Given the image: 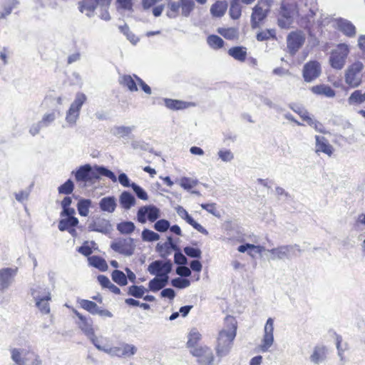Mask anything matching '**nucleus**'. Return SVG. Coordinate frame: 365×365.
<instances>
[{
    "label": "nucleus",
    "instance_id": "obj_1",
    "mask_svg": "<svg viewBox=\"0 0 365 365\" xmlns=\"http://www.w3.org/2000/svg\"><path fill=\"white\" fill-rule=\"evenodd\" d=\"M101 176H106L113 182H116L115 174L110 170L99 166L91 167L89 164L80 166L75 173V179L78 182L93 183Z\"/></svg>",
    "mask_w": 365,
    "mask_h": 365
},
{
    "label": "nucleus",
    "instance_id": "obj_2",
    "mask_svg": "<svg viewBox=\"0 0 365 365\" xmlns=\"http://www.w3.org/2000/svg\"><path fill=\"white\" fill-rule=\"evenodd\" d=\"M225 324L226 329L220 331L217 338V351L220 355L229 351L237 334V324L235 317L227 316Z\"/></svg>",
    "mask_w": 365,
    "mask_h": 365
},
{
    "label": "nucleus",
    "instance_id": "obj_3",
    "mask_svg": "<svg viewBox=\"0 0 365 365\" xmlns=\"http://www.w3.org/2000/svg\"><path fill=\"white\" fill-rule=\"evenodd\" d=\"M297 12V4L294 0H282L277 13L278 26L281 29H289Z\"/></svg>",
    "mask_w": 365,
    "mask_h": 365
},
{
    "label": "nucleus",
    "instance_id": "obj_4",
    "mask_svg": "<svg viewBox=\"0 0 365 365\" xmlns=\"http://www.w3.org/2000/svg\"><path fill=\"white\" fill-rule=\"evenodd\" d=\"M11 359L18 365H41L39 356L31 349H12Z\"/></svg>",
    "mask_w": 365,
    "mask_h": 365
},
{
    "label": "nucleus",
    "instance_id": "obj_5",
    "mask_svg": "<svg viewBox=\"0 0 365 365\" xmlns=\"http://www.w3.org/2000/svg\"><path fill=\"white\" fill-rule=\"evenodd\" d=\"M273 0H258L252 9L251 24L252 28H257L270 12Z\"/></svg>",
    "mask_w": 365,
    "mask_h": 365
},
{
    "label": "nucleus",
    "instance_id": "obj_6",
    "mask_svg": "<svg viewBox=\"0 0 365 365\" xmlns=\"http://www.w3.org/2000/svg\"><path fill=\"white\" fill-rule=\"evenodd\" d=\"M349 52L350 49L346 43L337 44L330 53V66L334 69L341 70L346 63Z\"/></svg>",
    "mask_w": 365,
    "mask_h": 365
},
{
    "label": "nucleus",
    "instance_id": "obj_7",
    "mask_svg": "<svg viewBox=\"0 0 365 365\" xmlns=\"http://www.w3.org/2000/svg\"><path fill=\"white\" fill-rule=\"evenodd\" d=\"M363 69L364 64L359 61H354L348 66L344 74V80L350 88H356L361 85Z\"/></svg>",
    "mask_w": 365,
    "mask_h": 365
},
{
    "label": "nucleus",
    "instance_id": "obj_8",
    "mask_svg": "<svg viewBox=\"0 0 365 365\" xmlns=\"http://www.w3.org/2000/svg\"><path fill=\"white\" fill-rule=\"evenodd\" d=\"M86 101V96L84 93H78L76 94L74 101L66 113V120L70 125L72 126L76 124L80 115L81 108Z\"/></svg>",
    "mask_w": 365,
    "mask_h": 365
},
{
    "label": "nucleus",
    "instance_id": "obj_9",
    "mask_svg": "<svg viewBox=\"0 0 365 365\" xmlns=\"http://www.w3.org/2000/svg\"><path fill=\"white\" fill-rule=\"evenodd\" d=\"M111 248L116 252L125 256L132 255L135 249L134 240L133 238H119L112 242Z\"/></svg>",
    "mask_w": 365,
    "mask_h": 365
},
{
    "label": "nucleus",
    "instance_id": "obj_10",
    "mask_svg": "<svg viewBox=\"0 0 365 365\" xmlns=\"http://www.w3.org/2000/svg\"><path fill=\"white\" fill-rule=\"evenodd\" d=\"M332 27L341 32L349 38L354 37L356 34V26L349 20L339 17L331 20Z\"/></svg>",
    "mask_w": 365,
    "mask_h": 365
},
{
    "label": "nucleus",
    "instance_id": "obj_11",
    "mask_svg": "<svg viewBox=\"0 0 365 365\" xmlns=\"http://www.w3.org/2000/svg\"><path fill=\"white\" fill-rule=\"evenodd\" d=\"M160 216L159 208L154 205H146L139 208L137 213L138 221L145 223L147 220L151 222L156 221Z\"/></svg>",
    "mask_w": 365,
    "mask_h": 365
},
{
    "label": "nucleus",
    "instance_id": "obj_12",
    "mask_svg": "<svg viewBox=\"0 0 365 365\" xmlns=\"http://www.w3.org/2000/svg\"><path fill=\"white\" fill-rule=\"evenodd\" d=\"M171 269L172 264L169 261L155 260L151 262L148 267L150 274L168 279H169L168 274L171 272Z\"/></svg>",
    "mask_w": 365,
    "mask_h": 365
},
{
    "label": "nucleus",
    "instance_id": "obj_13",
    "mask_svg": "<svg viewBox=\"0 0 365 365\" xmlns=\"http://www.w3.org/2000/svg\"><path fill=\"white\" fill-rule=\"evenodd\" d=\"M305 41V37L301 31H292L287 38V44L289 52L294 55L302 46Z\"/></svg>",
    "mask_w": 365,
    "mask_h": 365
},
{
    "label": "nucleus",
    "instance_id": "obj_14",
    "mask_svg": "<svg viewBox=\"0 0 365 365\" xmlns=\"http://www.w3.org/2000/svg\"><path fill=\"white\" fill-rule=\"evenodd\" d=\"M322 72L321 65L317 61H309L303 68V78L306 82H311L318 78Z\"/></svg>",
    "mask_w": 365,
    "mask_h": 365
},
{
    "label": "nucleus",
    "instance_id": "obj_15",
    "mask_svg": "<svg viewBox=\"0 0 365 365\" xmlns=\"http://www.w3.org/2000/svg\"><path fill=\"white\" fill-rule=\"evenodd\" d=\"M190 353L197 358V362L200 365H211L214 360V356L211 349L207 346H199L198 349L190 350Z\"/></svg>",
    "mask_w": 365,
    "mask_h": 365
},
{
    "label": "nucleus",
    "instance_id": "obj_16",
    "mask_svg": "<svg viewBox=\"0 0 365 365\" xmlns=\"http://www.w3.org/2000/svg\"><path fill=\"white\" fill-rule=\"evenodd\" d=\"M274 320L272 318H269L264 329V336L262 344H260V350L262 351H267L269 348L272 345L274 341Z\"/></svg>",
    "mask_w": 365,
    "mask_h": 365
},
{
    "label": "nucleus",
    "instance_id": "obj_17",
    "mask_svg": "<svg viewBox=\"0 0 365 365\" xmlns=\"http://www.w3.org/2000/svg\"><path fill=\"white\" fill-rule=\"evenodd\" d=\"M36 292L37 291L36 289H34L31 293L36 299V306L41 313L44 314H49V301L51 299V293L49 292H46L43 297H39L36 294Z\"/></svg>",
    "mask_w": 365,
    "mask_h": 365
},
{
    "label": "nucleus",
    "instance_id": "obj_18",
    "mask_svg": "<svg viewBox=\"0 0 365 365\" xmlns=\"http://www.w3.org/2000/svg\"><path fill=\"white\" fill-rule=\"evenodd\" d=\"M73 312L79 320L78 322V326L81 330L87 335H93L94 334V330L93 329L92 319L90 317H86L76 309H73Z\"/></svg>",
    "mask_w": 365,
    "mask_h": 365
},
{
    "label": "nucleus",
    "instance_id": "obj_19",
    "mask_svg": "<svg viewBox=\"0 0 365 365\" xmlns=\"http://www.w3.org/2000/svg\"><path fill=\"white\" fill-rule=\"evenodd\" d=\"M178 215L183 220H185L189 225L193 228L197 230L201 233L207 232L206 230L199 223L193 220V218L188 214L185 209L181 206H178L176 208Z\"/></svg>",
    "mask_w": 365,
    "mask_h": 365
},
{
    "label": "nucleus",
    "instance_id": "obj_20",
    "mask_svg": "<svg viewBox=\"0 0 365 365\" xmlns=\"http://www.w3.org/2000/svg\"><path fill=\"white\" fill-rule=\"evenodd\" d=\"M75 215H60L61 220L58 222V227L60 231H66L71 227H75L78 224V220Z\"/></svg>",
    "mask_w": 365,
    "mask_h": 365
},
{
    "label": "nucleus",
    "instance_id": "obj_21",
    "mask_svg": "<svg viewBox=\"0 0 365 365\" xmlns=\"http://www.w3.org/2000/svg\"><path fill=\"white\" fill-rule=\"evenodd\" d=\"M316 140V153H324L329 156L333 154V147L329 143L324 137L319 135L315 136Z\"/></svg>",
    "mask_w": 365,
    "mask_h": 365
},
{
    "label": "nucleus",
    "instance_id": "obj_22",
    "mask_svg": "<svg viewBox=\"0 0 365 365\" xmlns=\"http://www.w3.org/2000/svg\"><path fill=\"white\" fill-rule=\"evenodd\" d=\"M227 6L226 1H216L210 7V14L213 17L221 18L225 14Z\"/></svg>",
    "mask_w": 365,
    "mask_h": 365
},
{
    "label": "nucleus",
    "instance_id": "obj_23",
    "mask_svg": "<svg viewBox=\"0 0 365 365\" xmlns=\"http://www.w3.org/2000/svg\"><path fill=\"white\" fill-rule=\"evenodd\" d=\"M311 91L316 95L324 96L328 98H332L336 94L334 90L331 86L324 84L314 86L311 88Z\"/></svg>",
    "mask_w": 365,
    "mask_h": 365
},
{
    "label": "nucleus",
    "instance_id": "obj_24",
    "mask_svg": "<svg viewBox=\"0 0 365 365\" xmlns=\"http://www.w3.org/2000/svg\"><path fill=\"white\" fill-rule=\"evenodd\" d=\"M202 339L201 334L196 329H192L188 334L186 346L190 350L198 349V343Z\"/></svg>",
    "mask_w": 365,
    "mask_h": 365
},
{
    "label": "nucleus",
    "instance_id": "obj_25",
    "mask_svg": "<svg viewBox=\"0 0 365 365\" xmlns=\"http://www.w3.org/2000/svg\"><path fill=\"white\" fill-rule=\"evenodd\" d=\"M228 54L234 59L244 62L247 58V48L243 46H233L228 50Z\"/></svg>",
    "mask_w": 365,
    "mask_h": 365
},
{
    "label": "nucleus",
    "instance_id": "obj_26",
    "mask_svg": "<svg viewBox=\"0 0 365 365\" xmlns=\"http://www.w3.org/2000/svg\"><path fill=\"white\" fill-rule=\"evenodd\" d=\"M120 84L123 87H126L130 91L135 92L138 91L137 87V81L135 78L134 76H132L130 75H123L121 76L120 81Z\"/></svg>",
    "mask_w": 365,
    "mask_h": 365
},
{
    "label": "nucleus",
    "instance_id": "obj_27",
    "mask_svg": "<svg viewBox=\"0 0 365 365\" xmlns=\"http://www.w3.org/2000/svg\"><path fill=\"white\" fill-rule=\"evenodd\" d=\"M14 274L15 271L11 268H4L0 270V286L2 289H5L9 286Z\"/></svg>",
    "mask_w": 365,
    "mask_h": 365
},
{
    "label": "nucleus",
    "instance_id": "obj_28",
    "mask_svg": "<svg viewBox=\"0 0 365 365\" xmlns=\"http://www.w3.org/2000/svg\"><path fill=\"white\" fill-rule=\"evenodd\" d=\"M165 106L171 110H183L191 106L190 103L170 98L165 99Z\"/></svg>",
    "mask_w": 365,
    "mask_h": 365
},
{
    "label": "nucleus",
    "instance_id": "obj_29",
    "mask_svg": "<svg viewBox=\"0 0 365 365\" xmlns=\"http://www.w3.org/2000/svg\"><path fill=\"white\" fill-rule=\"evenodd\" d=\"M91 265L98 269L101 272H105L108 269V264L106 261L101 257L94 255L88 258Z\"/></svg>",
    "mask_w": 365,
    "mask_h": 365
},
{
    "label": "nucleus",
    "instance_id": "obj_30",
    "mask_svg": "<svg viewBox=\"0 0 365 365\" xmlns=\"http://www.w3.org/2000/svg\"><path fill=\"white\" fill-rule=\"evenodd\" d=\"M365 102V92L361 90L354 91L349 97L348 103L349 105H360Z\"/></svg>",
    "mask_w": 365,
    "mask_h": 365
},
{
    "label": "nucleus",
    "instance_id": "obj_31",
    "mask_svg": "<svg viewBox=\"0 0 365 365\" xmlns=\"http://www.w3.org/2000/svg\"><path fill=\"white\" fill-rule=\"evenodd\" d=\"M120 202L123 208L128 210L135 205V200L130 192L124 191L120 196Z\"/></svg>",
    "mask_w": 365,
    "mask_h": 365
},
{
    "label": "nucleus",
    "instance_id": "obj_32",
    "mask_svg": "<svg viewBox=\"0 0 365 365\" xmlns=\"http://www.w3.org/2000/svg\"><path fill=\"white\" fill-rule=\"evenodd\" d=\"M168 279L156 277L149 282L148 287L151 291L157 292L163 289L168 284Z\"/></svg>",
    "mask_w": 365,
    "mask_h": 365
},
{
    "label": "nucleus",
    "instance_id": "obj_33",
    "mask_svg": "<svg viewBox=\"0 0 365 365\" xmlns=\"http://www.w3.org/2000/svg\"><path fill=\"white\" fill-rule=\"evenodd\" d=\"M115 352L118 356H131L136 352V348L133 345L124 344L115 348Z\"/></svg>",
    "mask_w": 365,
    "mask_h": 365
},
{
    "label": "nucleus",
    "instance_id": "obj_34",
    "mask_svg": "<svg viewBox=\"0 0 365 365\" xmlns=\"http://www.w3.org/2000/svg\"><path fill=\"white\" fill-rule=\"evenodd\" d=\"M217 31L228 40H233L238 37V31L235 28H218Z\"/></svg>",
    "mask_w": 365,
    "mask_h": 365
},
{
    "label": "nucleus",
    "instance_id": "obj_35",
    "mask_svg": "<svg viewBox=\"0 0 365 365\" xmlns=\"http://www.w3.org/2000/svg\"><path fill=\"white\" fill-rule=\"evenodd\" d=\"M247 250H250L248 252V255L253 257L252 251H255L257 253L261 254L264 250V247L260 245H255L252 244L247 243L245 245H240L237 248V250L242 253H244Z\"/></svg>",
    "mask_w": 365,
    "mask_h": 365
},
{
    "label": "nucleus",
    "instance_id": "obj_36",
    "mask_svg": "<svg viewBox=\"0 0 365 365\" xmlns=\"http://www.w3.org/2000/svg\"><path fill=\"white\" fill-rule=\"evenodd\" d=\"M256 38L259 41L277 39L276 31L273 29L262 30L257 34Z\"/></svg>",
    "mask_w": 365,
    "mask_h": 365
},
{
    "label": "nucleus",
    "instance_id": "obj_37",
    "mask_svg": "<svg viewBox=\"0 0 365 365\" xmlns=\"http://www.w3.org/2000/svg\"><path fill=\"white\" fill-rule=\"evenodd\" d=\"M91 201L88 199H81L77 204V209L80 215L86 217L89 213Z\"/></svg>",
    "mask_w": 365,
    "mask_h": 365
},
{
    "label": "nucleus",
    "instance_id": "obj_38",
    "mask_svg": "<svg viewBox=\"0 0 365 365\" xmlns=\"http://www.w3.org/2000/svg\"><path fill=\"white\" fill-rule=\"evenodd\" d=\"M116 204L113 197H103L100 201V207L103 211L112 212L115 210Z\"/></svg>",
    "mask_w": 365,
    "mask_h": 365
},
{
    "label": "nucleus",
    "instance_id": "obj_39",
    "mask_svg": "<svg viewBox=\"0 0 365 365\" xmlns=\"http://www.w3.org/2000/svg\"><path fill=\"white\" fill-rule=\"evenodd\" d=\"M71 202L72 200L71 197L67 196L63 198V200L61 201V207L63 210L61 212L60 215H75L76 211L74 208L70 207Z\"/></svg>",
    "mask_w": 365,
    "mask_h": 365
},
{
    "label": "nucleus",
    "instance_id": "obj_40",
    "mask_svg": "<svg viewBox=\"0 0 365 365\" xmlns=\"http://www.w3.org/2000/svg\"><path fill=\"white\" fill-rule=\"evenodd\" d=\"M135 226L130 221L122 222L118 224L117 230L124 235H129L135 230Z\"/></svg>",
    "mask_w": 365,
    "mask_h": 365
},
{
    "label": "nucleus",
    "instance_id": "obj_41",
    "mask_svg": "<svg viewBox=\"0 0 365 365\" xmlns=\"http://www.w3.org/2000/svg\"><path fill=\"white\" fill-rule=\"evenodd\" d=\"M112 279L120 286H125L128 284V279L123 272L115 269L111 274Z\"/></svg>",
    "mask_w": 365,
    "mask_h": 365
},
{
    "label": "nucleus",
    "instance_id": "obj_42",
    "mask_svg": "<svg viewBox=\"0 0 365 365\" xmlns=\"http://www.w3.org/2000/svg\"><path fill=\"white\" fill-rule=\"evenodd\" d=\"M98 5L96 0H83L79 4V9L81 12H93Z\"/></svg>",
    "mask_w": 365,
    "mask_h": 365
},
{
    "label": "nucleus",
    "instance_id": "obj_43",
    "mask_svg": "<svg viewBox=\"0 0 365 365\" xmlns=\"http://www.w3.org/2000/svg\"><path fill=\"white\" fill-rule=\"evenodd\" d=\"M229 14L234 20L239 19L242 15V6L238 2H230Z\"/></svg>",
    "mask_w": 365,
    "mask_h": 365
},
{
    "label": "nucleus",
    "instance_id": "obj_44",
    "mask_svg": "<svg viewBox=\"0 0 365 365\" xmlns=\"http://www.w3.org/2000/svg\"><path fill=\"white\" fill-rule=\"evenodd\" d=\"M80 307L90 312L92 314H96V312H98V305L93 301H90L88 299H81L79 301Z\"/></svg>",
    "mask_w": 365,
    "mask_h": 365
},
{
    "label": "nucleus",
    "instance_id": "obj_45",
    "mask_svg": "<svg viewBox=\"0 0 365 365\" xmlns=\"http://www.w3.org/2000/svg\"><path fill=\"white\" fill-rule=\"evenodd\" d=\"M207 41L208 45L214 49H220L224 46V41L217 35H210Z\"/></svg>",
    "mask_w": 365,
    "mask_h": 365
},
{
    "label": "nucleus",
    "instance_id": "obj_46",
    "mask_svg": "<svg viewBox=\"0 0 365 365\" xmlns=\"http://www.w3.org/2000/svg\"><path fill=\"white\" fill-rule=\"evenodd\" d=\"M181 12L184 16H188L195 7L193 0H180Z\"/></svg>",
    "mask_w": 365,
    "mask_h": 365
},
{
    "label": "nucleus",
    "instance_id": "obj_47",
    "mask_svg": "<svg viewBox=\"0 0 365 365\" xmlns=\"http://www.w3.org/2000/svg\"><path fill=\"white\" fill-rule=\"evenodd\" d=\"M145 292H147L146 289L142 285H131L128 287V294L135 298H141Z\"/></svg>",
    "mask_w": 365,
    "mask_h": 365
},
{
    "label": "nucleus",
    "instance_id": "obj_48",
    "mask_svg": "<svg viewBox=\"0 0 365 365\" xmlns=\"http://www.w3.org/2000/svg\"><path fill=\"white\" fill-rule=\"evenodd\" d=\"M326 356V349L324 347H316L314 350L313 354L311 356V360L318 364L321 361L324 360Z\"/></svg>",
    "mask_w": 365,
    "mask_h": 365
},
{
    "label": "nucleus",
    "instance_id": "obj_49",
    "mask_svg": "<svg viewBox=\"0 0 365 365\" xmlns=\"http://www.w3.org/2000/svg\"><path fill=\"white\" fill-rule=\"evenodd\" d=\"M289 250L290 247L289 246H282L272 249L270 253L274 258L282 259L288 255Z\"/></svg>",
    "mask_w": 365,
    "mask_h": 365
},
{
    "label": "nucleus",
    "instance_id": "obj_50",
    "mask_svg": "<svg viewBox=\"0 0 365 365\" xmlns=\"http://www.w3.org/2000/svg\"><path fill=\"white\" fill-rule=\"evenodd\" d=\"M74 190V184L71 180H68L63 184L58 187L59 194L69 195L73 192Z\"/></svg>",
    "mask_w": 365,
    "mask_h": 365
},
{
    "label": "nucleus",
    "instance_id": "obj_51",
    "mask_svg": "<svg viewBox=\"0 0 365 365\" xmlns=\"http://www.w3.org/2000/svg\"><path fill=\"white\" fill-rule=\"evenodd\" d=\"M142 238L144 241L153 242V241L158 240L160 238V236L158 234H157L156 232H155L152 230L145 229L142 232Z\"/></svg>",
    "mask_w": 365,
    "mask_h": 365
},
{
    "label": "nucleus",
    "instance_id": "obj_52",
    "mask_svg": "<svg viewBox=\"0 0 365 365\" xmlns=\"http://www.w3.org/2000/svg\"><path fill=\"white\" fill-rule=\"evenodd\" d=\"M180 185L185 190H190L197 185V180L184 177L181 178Z\"/></svg>",
    "mask_w": 365,
    "mask_h": 365
},
{
    "label": "nucleus",
    "instance_id": "obj_53",
    "mask_svg": "<svg viewBox=\"0 0 365 365\" xmlns=\"http://www.w3.org/2000/svg\"><path fill=\"white\" fill-rule=\"evenodd\" d=\"M190 284V280L181 277H178L172 280V285L180 289L187 287Z\"/></svg>",
    "mask_w": 365,
    "mask_h": 365
},
{
    "label": "nucleus",
    "instance_id": "obj_54",
    "mask_svg": "<svg viewBox=\"0 0 365 365\" xmlns=\"http://www.w3.org/2000/svg\"><path fill=\"white\" fill-rule=\"evenodd\" d=\"M55 119H56V115H55L54 112H52L50 113H46L43 116L41 120L38 123V126H39V127L47 126L50 123L53 122Z\"/></svg>",
    "mask_w": 365,
    "mask_h": 365
},
{
    "label": "nucleus",
    "instance_id": "obj_55",
    "mask_svg": "<svg viewBox=\"0 0 365 365\" xmlns=\"http://www.w3.org/2000/svg\"><path fill=\"white\" fill-rule=\"evenodd\" d=\"M131 187L133 188V191L135 192L138 198L143 200H148V195L146 192L139 185H136L135 183H132Z\"/></svg>",
    "mask_w": 365,
    "mask_h": 365
},
{
    "label": "nucleus",
    "instance_id": "obj_56",
    "mask_svg": "<svg viewBox=\"0 0 365 365\" xmlns=\"http://www.w3.org/2000/svg\"><path fill=\"white\" fill-rule=\"evenodd\" d=\"M170 227V223L166 220H160L155 223V229L160 232H165Z\"/></svg>",
    "mask_w": 365,
    "mask_h": 365
},
{
    "label": "nucleus",
    "instance_id": "obj_57",
    "mask_svg": "<svg viewBox=\"0 0 365 365\" xmlns=\"http://www.w3.org/2000/svg\"><path fill=\"white\" fill-rule=\"evenodd\" d=\"M184 252L190 257L200 258L201 256L200 250L192 247H185Z\"/></svg>",
    "mask_w": 365,
    "mask_h": 365
},
{
    "label": "nucleus",
    "instance_id": "obj_58",
    "mask_svg": "<svg viewBox=\"0 0 365 365\" xmlns=\"http://www.w3.org/2000/svg\"><path fill=\"white\" fill-rule=\"evenodd\" d=\"M77 250L79 253L86 257L90 256L93 252L92 248L90 247L88 241H85L82 246L79 247Z\"/></svg>",
    "mask_w": 365,
    "mask_h": 365
},
{
    "label": "nucleus",
    "instance_id": "obj_59",
    "mask_svg": "<svg viewBox=\"0 0 365 365\" xmlns=\"http://www.w3.org/2000/svg\"><path fill=\"white\" fill-rule=\"evenodd\" d=\"M294 110L302 118V120L306 121L308 124H313V120L307 110L299 108H298L297 110L294 109Z\"/></svg>",
    "mask_w": 365,
    "mask_h": 365
},
{
    "label": "nucleus",
    "instance_id": "obj_60",
    "mask_svg": "<svg viewBox=\"0 0 365 365\" xmlns=\"http://www.w3.org/2000/svg\"><path fill=\"white\" fill-rule=\"evenodd\" d=\"M201 207L215 216H219L215 203H203L201 204Z\"/></svg>",
    "mask_w": 365,
    "mask_h": 365
},
{
    "label": "nucleus",
    "instance_id": "obj_61",
    "mask_svg": "<svg viewBox=\"0 0 365 365\" xmlns=\"http://www.w3.org/2000/svg\"><path fill=\"white\" fill-rule=\"evenodd\" d=\"M135 78L136 79L138 83L140 86L141 89L147 94H151V88L148 85H147L138 76L134 75Z\"/></svg>",
    "mask_w": 365,
    "mask_h": 365
},
{
    "label": "nucleus",
    "instance_id": "obj_62",
    "mask_svg": "<svg viewBox=\"0 0 365 365\" xmlns=\"http://www.w3.org/2000/svg\"><path fill=\"white\" fill-rule=\"evenodd\" d=\"M218 155L223 161H230L233 158V154L228 150H220Z\"/></svg>",
    "mask_w": 365,
    "mask_h": 365
},
{
    "label": "nucleus",
    "instance_id": "obj_63",
    "mask_svg": "<svg viewBox=\"0 0 365 365\" xmlns=\"http://www.w3.org/2000/svg\"><path fill=\"white\" fill-rule=\"evenodd\" d=\"M98 281L103 288H108L111 284L108 277L102 274L98 276Z\"/></svg>",
    "mask_w": 365,
    "mask_h": 365
},
{
    "label": "nucleus",
    "instance_id": "obj_64",
    "mask_svg": "<svg viewBox=\"0 0 365 365\" xmlns=\"http://www.w3.org/2000/svg\"><path fill=\"white\" fill-rule=\"evenodd\" d=\"M176 272L181 277H189L191 274L190 269L185 266H180L177 268Z\"/></svg>",
    "mask_w": 365,
    "mask_h": 365
}]
</instances>
